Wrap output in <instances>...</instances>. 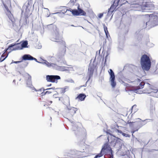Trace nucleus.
<instances>
[{"mask_svg": "<svg viewBox=\"0 0 158 158\" xmlns=\"http://www.w3.org/2000/svg\"><path fill=\"white\" fill-rule=\"evenodd\" d=\"M136 81L139 82V85L136 87L135 88V90H136L141 89H142L143 87L145 85V88L144 90V93H150L152 92V91L154 90L155 86L154 83L151 81H148L146 83L143 81L141 82L140 80L139 79H138Z\"/></svg>", "mask_w": 158, "mask_h": 158, "instance_id": "f257e3e1", "label": "nucleus"}, {"mask_svg": "<svg viewBox=\"0 0 158 158\" xmlns=\"http://www.w3.org/2000/svg\"><path fill=\"white\" fill-rule=\"evenodd\" d=\"M140 62L141 67L143 70L148 71L150 69L151 62L149 56L146 54L143 55L141 58Z\"/></svg>", "mask_w": 158, "mask_h": 158, "instance_id": "f03ea898", "label": "nucleus"}, {"mask_svg": "<svg viewBox=\"0 0 158 158\" xmlns=\"http://www.w3.org/2000/svg\"><path fill=\"white\" fill-rule=\"evenodd\" d=\"M54 41L59 43L60 47L62 46L63 48V50L61 51L60 53L62 55H64L66 52V46L65 42L63 40V37L56 35L54 38Z\"/></svg>", "mask_w": 158, "mask_h": 158, "instance_id": "7ed1b4c3", "label": "nucleus"}, {"mask_svg": "<svg viewBox=\"0 0 158 158\" xmlns=\"http://www.w3.org/2000/svg\"><path fill=\"white\" fill-rule=\"evenodd\" d=\"M10 0H5V1H3L2 0V1L5 9L6 10V15L9 19L13 22V15L7 6H11Z\"/></svg>", "mask_w": 158, "mask_h": 158, "instance_id": "20e7f679", "label": "nucleus"}, {"mask_svg": "<svg viewBox=\"0 0 158 158\" xmlns=\"http://www.w3.org/2000/svg\"><path fill=\"white\" fill-rule=\"evenodd\" d=\"M110 75V84L112 88H114L116 85V82L115 81V76L114 73L111 69H110L108 71Z\"/></svg>", "mask_w": 158, "mask_h": 158, "instance_id": "39448f33", "label": "nucleus"}, {"mask_svg": "<svg viewBox=\"0 0 158 158\" xmlns=\"http://www.w3.org/2000/svg\"><path fill=\"white\" fill-rule=\"evenodd\" d=\"M46 78L48 81L52 82H57V80L60 79L58 75H47Z\"/></svg>", "mask_w": 158, "mask_h": 158, "instance_id": "423d86ee", "label": "nucleus"}, {"mask_svg": "<svg viewBox=\"0 0 158 158\" xmlns=\"http://www.w3.org/2000/svg\"><path fill=\"white\" fill-rule=\"evenodd\" d=\"M138 119H139V118H138ZM140 120L137 121H136L135 122H131V121H128L127 122V123L128 124H130L131 123H135V125L137 126V127L139 129L146 123H145L144 122L145 120H142L141 119H139Z\"/></svg>", "mask_w": 158, "mask_h": 158, "instance_id": "0eeeda50", "label": "nucleus"}, {"mask_svg": "<svg viewBox=\"0 0 158 158\" xmlns=\"http://www.w3.org/2000/svg\"><path fill=\"white\" fill-rule=\"evenodd\" d=\"M77 110V109L76 108L72 107L69 109H68L67 114L69 116H73Z\"/></svg>", "mask_w": 158, "mask_h": 158, "instance_id": "6e6552de", "label": "nucleus"}, {"mask_svg": "<svg viewBox=\"0 0 158 158\" xmlns=\"http://www.w3.org/2000/svg\"><path fill=\"white\" fill-rule=\"evenodd\" d=\"M140 7L142 11L151 12L150 10L152 9L150 6L148 5L141 6Z\"/></svg>", "mask_w": 158, "mask_h": 158, "instance_id": "1a4fd4ad", "label": "nucleus"}, {"mask_svg": "<svg viewBox=\"0 0 158 158\" xmlns=\"http://www.w3.org/2000/svg\"><path fill=\"white\" fill-rule=\"evenodd\" d=\"M54 88H55L54 87L53 88H52L49 89H44L43 88H42L40 89V90L41 91V90L42 89L44 91L42 93H41V95L42 96H43L44 95H45L46 94H51L52 92V91L51 90L52 89H54Z\"/></svg>", "mask_w": 158, "mask_h": 158, "instance_id": "9d476101", "label": "nucleus"}, {"mask_svg": "<svg viewBox=\"0 0 158 158\" xmlns=\"http://www.w3.org/2000/svg\"><path fill=\"white\" fill-rule=\"evenodd\" d=\"M94 71V68L93 67H90L88 68V72L89 78L88 81L90 80V78L93 76Z\"/></svg>", "mask_w": 158, "mask_h": 158, "instance_id": "9b49d317", "label": "nucleus"}, {"mask_svg": "<svg viewBox=\"0 0 158 158\" xmlns=\"http://www.w3.org/2000/svg\"><path fill=\"white\" fill-rule=\"evenodd\" d=\"M8 49H6L4 50V52L2 55L1 56L0 58V62L3 61L7 57L8 54H7L6 52Z\"/></svg>", "mask_w": 158, "mask_h": 158, "instance_id": "f8f14e48", "label": "nucleus"}, {"mask_svg": "<svg viewBox=\"0 0 158 158\" xmlns=\"http://www.w3.org/2000/svg\"><path fill=\"white\" fill-rule=\"evenodd\" d=\"M86 95L84 94H80L76 98V99H78L81 101H83L86 98Z\"/></svg>", "mask_w": 158, "mask_h": 158, "instance_id": "ddd939ff", "label": "nucleus"}, {"mask_svg": "<svg viewBox=\"0 0 158 158\" xmlns=\"http://www.w3.org/2000/svg\"><path fill=\"white\" fill-rule=\"evenodd\" d=\"M22 60H32L33 57L29 54H25L22 57Z\"/></svg>", "mask_w": 158, "mask_h": 158, "instance_id": "4468645a", "label": "nucleus"}, {"mask_svg": "<svg viewBox=\"0 0 158 158\" xmlns=\"http://www.w3.org/2000/svg\"><path fill=\"white\" fill-rule=\"evenodd\" d=\"M117 6H115V5L114 4H112L110 8H109L108 10V14H109L110 12L111 13H112L115 9Z\"/></svg>", "mask_w": 158, "mask_h": 158, "instance_id": "2eb2a0df", "label": "nucleus"}, {"mask_svg": "<svg viewBox=\"0 0 158 158\" xmlns=\"http://www.w3.org/2000/svg\"><path fill=\"white\" fill-rule=\"evenodd\" d=\"M69 10L70 12H72L73 14L74 15L78 16V13H79V10H72L71 9H70L69 10Z\"/></svg>", "mask_w": 158, "mask_h": 158, "instance_id": "dca6fc26", "label": "nucleus"}, {"mask_svg": "<svg viewBox=\"0 0 158 158\" xmlns=\"http://www.w3.org/2000/svg\"><path fill=\"white\" fill-rule=\"evenodd\" d=\"M78 10H79L78 15H86V13L83 10L79 8H78Z\"/></svg>", "mask_w": 158, "mask_h": 158, "instance_id": "f3484780", "label": "nucleus"}, {"mask_svg": "<svg viewBox=\"0 0 158 158\" xmlns=\"http://www.w3.org/2000/svg\"><path fill=\"white\" fill-rule=\"evenodd\" d=\"M65 89L63 88H58L57 89V92L60 94L64 93L66 91Z\"/></svg>", "mask_w": 158, "mask_h": 158, "instance_id": "a211bd4d", "label": "nucleus"}, {"mask_svg": "<svg viewBox=\"0 0 158 158\" xmlns=\"http://www.w3.org/2000/svg\"><path fill=\"white\" fill-rule=\"evenodd\" d=\"M154 90L155 91L152 92V96L154 97L158 98V89L157 90L154 89Z\"/></svg>", "mask_w": 158, "mask_h": 158, "instance_id": "6ab92c4d", "label": "nucleus"}, {"mask_svg": "<svg viewBox=\"0 0 158 158\" xmlns=\"http://www.w3.org/2000/svg\"><path fill=\"white\" fill-rule=\"evenodd\" d=\"M103 28L104 29V31L107 37H108L107 35L109 34V32L107 30V27L106 26L105 24H103Z\"/></svg>", "mask_w": 158, "mask_h": 158, "instance_id": "aec40b11", "label": "nucleus"}, {"mask_svg": "<svg viewBox=\"0 0 158 158\" xmlns=\"http://www.w3.org/2000/svg\"><path fill=\"white\" fill-rule=\"evenodd\" d=\"M150 109L151 111H153L155 110V106L154 105H153L152 103L150 105Z\"/></svg>", "mask_w": 158, "mask_h": 158, "instance_id": "412c9836", "label": "nucleus"}, {"mask_svg": "<svg viewBox=\"0 0 158 158\" xmlns=\"http://www.w3.org/2000/svg\"><path fill=\"white\" fill-rule=\"evenodd\" d=\"M28 44L27 42V41H24L21 44L22 48H26L27 47Z\"/></svg>", "mask_w": 158, "mask_h": 158, "instance_id": "4be33fe9", "label": "nucleus"}, {"mask_svg": "<svg viewBox=\"0 0 158 158\" xmlns=\"http://www.w3.org/2000/svg\"><path fill=\"white\" fill-rule=\"evenodd\" d=\"M136 105H134L129 110V111H127V114H131L132 112V110L133 109V108L134 107H136Z\"/></svg>", "mask_w": 158, "mask_h": 158, "instance_id": "5701e85b", "label": "nucleus"}, {"mask_svg": "<svg viewBox=\"0 0 158 158\" xmlns=\"http://www.w3.org/2000/svg\"><path fill=\"white\" fill-rule=\"evenodd\" d=\"M120 0H114L113 4L117 6L118 5V3L119 2Z\"/></svg>", "mask_w": 158, "mask_h": 158, "instance_id": "b1692460", "label": "nucleus"}, {"mask_svg": "<svg viewBox=\"0 0 158 158\" xmlns=\"http://www.w3.org/2000/svg\"><path fill=\"white\" fill-rule=\"evenodd\" d=\"M19 44V43H17V44H11L10 45H9V46L8 47V48H11L12 47H13V46H14L15 45H18Z\"/></svg>", "mask_w": 158, "mask_h": 158, "instance_id": "393cba45", "label": "nucleus"}, {"mask_svg": "<svg viewBox=\"0 0 158 158\" xmlns=\"http://www.w3.org/2000/svg\"><path fill=\"white\" fill-rule=\"evenodd\" d=\"M122 135H123V136H125L126 137H130V135L126 134L124 133H122Z\"/></svg>", "mask_w": 158, "mask_h": 158, "instance_id": "a878e982", "label": "nucleus"}, {"mask_svg": "<svg viewBox=\"0 0 158 158\" xmlns=\"http://www.w3.org/2000/svg\"><path fill=\"white\" fill-rule=\"evenodd\" d=\"M102 156V154L101 153L98 154L94 158H97L98 157H100Z\"/></svg>", "mask_w": 158, "mask_h": 158, "instance_id": "bb28decb", "label": "nucleus"}, {"mask_svg": "<svg viewBox=\"0 0 158 158\" xmlns=\"http://www.w3.org/2000/svg\"><path fill=\"white\" fill-rule=\"evenodd\" d=\"M21 49L22 48H21V47L18 46L16 48H15V50H19Z\"/></svg>", "mask_w": 158, "mask_h": 158, "instance_id": "cd10ccee", "label": "nucleus"}, {"mask_svg": "<svg viewBox=\"0 0 158 158\" xmlns=\"http://www.w3.org/2000/svg\"><path fill=\"white\" fill-rule=\"evenodd\" d=\"M103 15V13H100V14L98 15V17L99 18H101Z\"/></svg>", "mask_w": 158, "mask_h": 158, "instance_id": "c85d7f7f", "label": "nucleus"}, {"mask_svg": "<svg viewBox=\"0 0 158 158\" xmlns=\"http://www.w3.org/2000/svg\"><path fill=\"white\" fill-rule=\"evenodd\" d=\"M13 61V63L17 64V63H18L22 62V61H23V60H21V61Z\"/></svg>", "mask_w": 158, "mask_h": 158, "instance_id": "c756f323", "label": "nucleus"}, {"mask_svg": "<svg viewBox=\"0 0 158 158\" xmlns=\"http://www.w3.org/2000/svg\"><path fill=\"white\" fill-rule=\"evenodd\" d=\"M52 101H47V103L49 105H50L52 103Z\"/></svg>", "mask_w": 158, "mask_h": 158, "instance_id": "7c9ffc66", "label": "nucleus"}, {"mask_svg": "<svg viewBox=\"0 0 158 158\" xmlns=\"http://www.w3.org/2000/svg\"><path fill=\"white\" fill-rule=\"evenodd\" d=\"M28 82H30L31 81V76H29V75H28Z\"/></svg>", "mask_w": 158, "mask_h": 158, "instance_id": "2f4dec72", "label": "nucleus"}, {"mask_svg": "<svg viewBox=\"0 0 158 158\" xmlns=\"http://www.w3.org/2000/svg\"><path fill=\"white\" fill-rule=\"evenodd\" d=\"M117 131L118 132L121 134L122 135V133H123L122 132V131L121 130H119L118 129H117Z\"/></svg>", "mask_w": 158, "mask_h": 158, "instance_id": "473e14b6", "label": "nucleus"}, {"mask_svg": "<svg viewBox=\"0 0 158 158\" xmlns=\"http://www.w3.org/2000/svg\"><path fill=\"white\" fill-rule=\"evenodd\" d=\"M46 64L48 66H50L51 65V64H49V63H48V64Z\"/></svg>", "mask_w": 158, "mask_h": 158, "instance_id": "72a5a7b5", "label": "nucleus"}, {"mask_svg": "<svg viewBox=\"0 0 158 158\" xmlns=\"http://www.w3.org/2000/svg\"><path fill=\"white\" fill-rule=\"evenodd\" d=\"M32 60H35L36 61H37V59L36 58H34L33 57V59H32Z\"/></svg>", "mask_w": 158, "mask_h": 158, "instance_id": "f704fd0d", "label": "nucleus"}, {"mask_svg": "<svg viewBox=\"0 0 158 158\" xmlns=\"http://www.w3.org/2000/svg\"><path fill=\"white\" fill-rule=\"evenodd\" d=\"M32 60H35L36 61H37V59L36 58H34L33 57V59H32Z\"/></svg>", "mask_w": 158, "mask_h": 158, "instance_id": "c9c22d12", "label": "nucleus"}, {"mask_svg": "<svg viewBox=\"0 0 158 158\" xmlns=\"http://www.w3.org/2000/svg\"><path fill=\"white\" fill-rule=\"evenodd\" d=\"M135 131H131V132L132 133V136H133V133H134V132Z\"/></svg>", "mask_w": 158, "mask_h": 158, "instance_id": "e433bc0d", "label": "nucleus"}, {"mask_svg": "<svg viewBox=\"0 0 158 158\" xmlns=\"http://www.w3.org/2000/svg\"><path fill=\"white\" fill-rule=\"evenodd\" d=\"M51 85H52V84H50V85H47V86H51Z\"/></svg>", "mask_w": 158, "mask_h": 158, "instance_id": "4c0bfd02", "label": "nucleus"}, {"mask_svg": "<svg viewBox=\"0 0 158 158\" xmlns=\"http://www.w3.org/2000/svg\"><path fill=\"white\" fill-rule=\"evenodd\" d=\"M110 134V135H112L111 134Z\"/></svg>", "mask_w": 158, "mask_h": 158, "instance_id": "58836bf2", "label": "nucleus"}, {"mask_svg": "<svg viewBox=\"0 0 158 158\" xmlns=\"http://www.w3.org/2000/svg\"><path fill=\"white\" fill-rule=\"evenodd\" d=\"M1 55V53L0 52V55Z\"/></svg>", "mask_w": 158, "mask_h": 158, "instance_id": "ea45409f", "label": "nucleus"}]
</instances>
